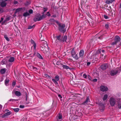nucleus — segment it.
Masks as SVG:
<instances>
[{"instance_id":"680f3d73","label":"nucleus","mask_w":121,"mask_h":121,"mask_svg":"<svg viewBox=\"0 0 121 121\" xmlns=\"http://www.w3.org/2000/svg\"><path fill=\"white\" fill-rule=\"evenodd\" d=\"M119 8L120 9L121 8V3L120 4V5L119 7Z\"/></svg>"},{"instance_id":"603ef678","label":"nucleus","mask_w":121,"mask_h":121,"mask_svg":"<svg viewBox=\"0 0 121 121\" xmlns=\"http://www.w3.org/2000/svg\"><path fill=\"white\" fill-rule=\"evenodd\" d=\"M43 9H44V10H43V11L44 12H45L47 10V8H43Z\"/></svg>"},{"instance_id":"a878e982","label":"nucleus","mask_w":121,"mask_h":121,"mask_svg":"<svg viewBox=\"0 0 121 121\" xmlns=\"http://www.w3.org/2000/svg\"><path fill=\"white\" fill-rule=\"evenodd\" d=\"M67 39V36L65 35L63 37L62 41L63 42H66Z\"/></svg>"},{"instance_id":"e433bc0d","label":"nucleus","mask_w":121,"mask_h":121,"mask_svg":"<svg viewBox=\"0 0 121 121\" xmlns=\"http://www.w3.org/2000/svg\"><path fill=\"white\" fill-rule=\"evenodd\" d=\"M29 13L30 14H32L33 13V10L32 9H30L29 10Z\"/></svg>"},{"instance_id":"c03bdc74","label":"nucleus","mask_w":121,"mask_h":121,"mask_svg":"<svg viewBox=\"0 0 121 121\" xmlns=\"http://www.w3.org/2000/svg\"><path fill=\"white\" fill-rule=\"evenodd\" d=\"M100 55V56L99 58L100 59H103V55L102 54H101Z\"/></svg>"},{"instance_id":"3c124183","label":"nucleus","mask_w":121,"mask_h":121,"mask_svg":"<svg viewBox=\"0 0 121 121\" xmlns=\"http://www.w3.org/2000/svg\"><path fill=\"white\" fill-rule=\"evenodd\" d=\"M16 84V82H13L12 83L13 86H14Z\"/></svg>"},{"instance_id":"79ce46f5","label":"nucleus","mask_w":121,"mask_h":121,"mask_svg":"<svg viewBox=\"0 0 121 121\" xmlns=\"http://www.w3.org/2000/svg\"><path fill=\"white\" fill-rule=\"evenodd\" d=\"M58 95L59 98L61 100H62V99H61L62 98V97L61 95L60 94H58Z\"/></svg>"},{"instance_id":"a19ab883","label":"nucleus","mask_w":121,"mask_h":121,"mask_svg":"<svg viewBox=\"0 0 121 121\" xmlns=\"http://www.w3.org/2000/svg\"><path fill=\"white\" fill-rule=\"evenodd\" d=\"M103 16L104 18L106 19H107L108 18V17L106 15H104Z\"/></svg>"},{"instance_id":"4d7b16f0","label":"nucleus","mask_w":121,"mask_h":121,"mask_svg":"<svg viewBox=\"0 0 121 121\" xmlns=\"http://www.w3.org/2000/svg\"><path fill=\"white\" fill-rule=\"evenodd\" d=\"M88 78H89V79L90 80H91V81H92V80H91V77L89 75H88Z\"/></svg>"},{"instance_id":"f8f14e48","label":"nucleus","mask_w":121,"mask_h":121,"mask_svg":"<svg viewBox=\"0 0 121 121\" xmlns=\"http://www.w3.org/2000/svg\"><path fill=\"white\" fill-rule=\"evenodd\" d=\"M99 108L100 110L101 111H103L105 108V106L104 104L102 103H100L99 104Z\"/></svg>"},{"instance_id":"49530a36","label":"nucleus","mask_w":121,"mask_h":121,"mask_svg":"<svg viewBox=\"0 0 121 121\" xmlns=\"http://www.w3.org/2000/svg\"><path fill=\"white\" fill-rule=\"evenodd\" d=\"M32 68L34 70L36 71L37 70V69L34 66L32 67Z\"/></svg>"},{"instance_id":"37998d69","label":"nucleus","mask_w":121,"mask_h":121,"mask_svg":"<svg viewBox=\"0 0 121 121\" xmlns=\"http://www.w3.org/2000/svg\"><path fill=\"white\" fill-rule=\"evenodd\" d=\"M83 77L84 78H87V76L86 74H83Z\"/></svg>"},{"instance_id":"39448f33","label":"nucleus","mask_w":121,"mask_h":121,"mask_svg":"<svg viewBox=\"0 0 121 121\" xmlns=\"http://www.w3.org/2000/svg\"><path fill=\"white\" fill-rule=\"evenodd\" d=\"M71 54L72 56L74 58L77 60L78 59V57L77 54H76L74 51L73 48V49L71 52Z\"/></svg>"},{"instance_id":"9b49d317","label":"nucleus","mask_w":121,"mask_h":121,"mask_svg":"<svg viewBox=\"0 0 121 121\" xmlns=\"http://www.w3.org/2000/svg\"><path fill=\"white\" fill-rule=\"evenodd\" d=\"M12 93L14 94L16 96H20L21 95V92L17 91H16L15 90H14L13 91Z\"/></svg>"},{"instance_id":"052dcab7","label":"nucleus","mask_w":121,"mask_h":121,"mask_svg":"<svg viewBox=\"0 0 121 121\" xmlns=\"http://www.w3.org/2000/svg\"><path fill=\"white\" fill-rule=\"evenodd\" d=\"M11 114V112H8V115Z\"/></svg>"},{"instance_id":"8fccbe9b","label":"nucleus","mask_w":121,"mask_h":121,"mask_svg":"<svg viewBox=\"0 0 121 121\" xmlns=\"http://www.w3.org/2000/svg\"><path fill=\"white\" fill-rule=\"evenodd\" d=\"M17 101V99H10L9 100V101Z\"/></svg>"},{"instance_id":"a18cd8bd","label":"nucleus","mask_w":121,"mask_h":121,"mask_svg":"<svg viewBox=\"0 0 121 121\" xmlns=\"http://www.w3.org/2000/svg\"><path fill=\"white\" fill-rule=\"evenodd\" d=\"M4 11L3 9L2 8H0V13H2Z\"/></svg>"},{"instance_id":"4c0bfd02","label":"nucleus","mask_w":121,"mask_h":121,"mask_svg":"<svg viewBox=\"0 0 121 121\" xmlns=\"http://www.w3.org/2000/svg\"><path fill=\"white\" fill-rule=\"evenodd\" d=\"M117 43V42L114 41V42H113L112 43L111 45H116Z\"/></svg>"},{"instance_id":"cd10ccee","label":"nucleus","mask_w":121,"mask_h":121,"mask_svg":"<svg viewBox=\"0 0 121 121\" xmlns=\"http://www.w3.org/2000/svg\"><path fill=\"white\" fill-rule=\"evenodd\" d=\"M108 97V95L107 94H105L103 98V100L104 101L106 100L107 99V98Z\"/></svg>"},{"instance_id":"09e8293b","label":"nucleus","mask_w":121,"mask_h":121,"mask_svg":"<svg viewBox=\"0 0 121 121\" xmlns=\"http://www.w3.org/2000/svg\"><path fill=\"white\" fill-rule=\"evenodd\" d=\"M25 106L24 105H20L19 107L20 108H22L24 107Z\"/></svg>"},{"instance_id":"f03ea898","label":"nucleus","mask_w":121,"mask_h":121,"mask_svg":"<svg viewBox=\"0 0 121 121\" xmlns=\"http://www.w3.org/2000/svg\"><path fill=\"white\" fill-rule=\"evenodd\" d=\"M121 71V68H117L114 70H112L110 72V75L112 76H114L117 74L120 73Z\"/></svg>"},{"instance_id":"9d476101","label":"nucleus","mask_w":121,"mask_h":121,"mask_svg":"<svg viewBox=\"0 0 121 121\" xmlns=\"http://www.w3.org/2000/svg\"><path fill=\"white\" fill-rule=\"evenodd\" d=\"M14 57H10L8 61V65H9V66H10L12 65V62L14 61Z\"/></svg>"},{"instance_id":"6e6552de","label":"nucleus","mask_w":121,"mask_h":121,"mask_svg":"<svg viewBox=\"0 0 121 121\" xmlns=\"http://www.w3.org/2000/svg\"><path fill=\"white\" fill-rule=\"evenodd\" d=\"M59 80V77L58 75H56L55 77V79H52V80L55 84H58L57 82Z\"/></svg>"},{"instance_id":"e2e57ef3","label":"nucleus","mask_w":121,"mask_h":121,"mask_svg":"<svg viewBox=\"0 0 121 121\" xmlns=\"http://www.w3.org/2000/svg\"><path fill=\"white\" fill-rule=\"evenodd\" d=\"M65 31H61V32L62 33H64L65 32Z\"/></svg>"},{"instance_id":"69168bd1","label":"nucleus","mask_w":121,"mask_h":121,"mask_svg":"<svg viewBox=\"0 0 121 121\" xmlns=\"http://www.w3.org/2000/svg\"><path fill=\"white\" fill-rule=\"evenodd\" d=\"M2 108V106L0 104V109H1Z\"/></svg>"},{"instance_id":"1a4fd4ad","label":"nucleus","mask_w":121,"mask_h":121,"mask_svg":"<svg viewBox=\"0 0 121 121\" xmlns=\"http://www.w3.org/2000/svg\"><path fill=\"white\" fill-rule=\"evenodd\" d=\"M62 114L60 113H58L56 116V120L57 121H62Z\"/></svg>"},{"instance_id":"4be33fe9","label":"nucleus","mask_w":121,"mask_h":121,"mask_svg":"<svg viewBox=\"0 0 121 121\" xmlns=\"http://www.w3.org/2000/svg\"><path fill=\"white\" fill-rule=\"evenodd\" d=\"M84 51L83 50H81L79 53L80 57H82L84 54Z\"/></svg>"},{"instance_id":"4468645a","label":"nucleus","mask_w":121,"mask_h":121,"mask_svg":"<svg viewBox=\"0 0 121 121\" xmlns=\"http://www.w3.org/2000/svg\"><path fill=\"white\" fill-rule=\"evenodd\" d=\"M108 64H104L101 66V68L103 69H105L108 67Z\"/></svg>"},{"instance_id":"20e7f679","label":"nucleus","mask_w":121,"mask_h":121,"mask_svg":"<svg viewBox=\"0 0 121 121\" xmlns=\"http://www.w3.org/2000/svg\"><path fill=\"white\" fill-rule=\"evenodd\" d=\"M8 0H0V6L4 7L6 6L7 3L6 2Z\"/></svg>"},{"instance_id":"c756f323","label":"nucleus","mask_w":121,"mask_h":121,"mask_svg":"<svg viewBox=\"0 0 121 121\" xmlns=\"http://www.w3.org/2000/svg\"><path fill=\"white\" fill-rule=\"evenodd\" d=\"M37 55L38 57L40 59H42L43 58L42 56L39 53H37Z\"/></svg>"},{"instance_id":"bb28decb","label":"nucleus","mask_w":121,"mask_h":121,"mask_svg":"<svg viewBox=\"0 0 121 121\" xmlns=\"http://www.w3.org/2000/svg\"><path fill=\"white\" fill-rule=\"evenodd\" d=\"M62 66L63 68L64 69H70L69 67L66 65H62Z\"/></svg>"},{"instance_id":"f704fd0d","label":"nucleus","mask_w":121,"mask_h":121,"mask_svg":"<svg viewBox=\"0 0 121 121\" xmlns=\"http://www.w3.org/2000/svg\"><path fill=\"white\" fill-rule=\"evenodd\" d=\"M35 25H34L33 26H28V29H30L32 28L33 27H34Z\"/></svg>"},{"instance_id":"58836bf2","label":"nucleus","mask_w":121,"mask_h":121,"mask_svg":"<svg viewBox=\"0 0 121 121\" xmlns=\"http://www.w3.org/2000/svg\"><path fill=\"white\" fill-rule=\"evenodd\" d=\"M5 84L6 86H7L8 85V80L7 79H5Z\"/></svg>"},{"instance_id":"2eb2a0df","label":"nucleus","mask_w":121,"mask_h":121,"mask_svg":"<svg viewBox=\"0 0 121 121\" xmlns=\"http://www.w3.org/2000/svg\"><path fill=\"white\" fill-rule=\"evenodd\" d=\"M100 90L103 91H107L108 90V88L106 86H101L100 87Z\"/></svg>"},{"instance_id":"5701e85b","label":"nucleus","mask_w":121,"mask_h":121,"mask_svg":"<svg viewBox=\"0 0 121 121\" xmlns=\"http://www.w3.org/2000/svg\"><path fill=\"white\" fill-rule=\"evenodd\" d=\"M56 37L57 39L58 40H59L60 41H62L61 36V35H59V36H57Z\"/></svg>"},{"instance_id":"6e6d98bb","label":"nucleus","mask_w":121,"mask_h":121,"mask_svg":"<svg viewBox=\"0 0 121 121\" xmlns=\"http://www.w3.org/2000/svg\"><path fill=\"white\" fill-rule=\"evenodd\" d=\"M18 3L17 1H15L14 2V4H17Z\"/></svg>"},{"instance_id":"7ed1b4c3","label":"nucleus","mask_w":121,"mask_h":121,"mask_svg":"<svg viewBox=\"0 0 121 121\" xmlns=\"http://www.w3.org/2000/svg\"><path fill=\"white\" fill-rule=\"evenodd\" d=\"M117 99H116L113 97H111L109 99V103L110 105L112 106H114L117 104Z\"/></svg>"},{"instance_id":"bf43d9fd","label":"nucleus","mask_w":121,"mask_h":121,"mask_svg":"<svg viewBox=\"0 0 121 121\" xmlns=\"http://www.w3.org/2000/svg\"><path fill=\"white\" fill-rule=\"evenodd\" d=\"M102 52V53H104V50H101V52Z\"/></svg>"},{"instance_id":"de8ad7c7","label":"nucleus","mask_w":121,"mask_h":121,"mask_svg":"<svg viewBox=\"0 0 121 121\" xmlns=\"http://www.w3.org/2000/svg\"><path fill=\"white\" fill-rule=\"evenodd\" d=\"M4 38L7 41H8V37L7 35H4Z\"/></svg>"},{"instance_id":"b1692460","label":"nucleus","mask_w":121,"mask_h":121,"mask_svg":"<svg viewBox=\"0 0 121 121\" xmlns=\"http://www.w3.org/2000/svg\"><path fill=\"white\" fill-rule=\"evenodd\" d=\"M6 71L5 69H1L0 70V72L1 73L3 74Z\"/></svg>"},{"instance_id":"5fc2aeb1","label":"nucleus","mask_w":121,"mask_h":121,"mask_svg":"<svg viewBox=\"0 0 121 121\" xmlns=\"http://www.w3.org/2000/svg\"><path fill=\"white\" fill-rule=\"evenodd\" d=\"M4 19L2 17L1 18L0 20V23Z\"/></svg>"},{"instance_id":"774afa93","label":"nucleus","mask_w":121,"mask_h":121,"mask_svg":"<svg viewBox=\"0 0 121 121\" xmlns=\"http://www.w3.org/2000/svg\"><path fill=\"white\" fill-rule=\"evenodd\" d=\"M6 19L7 20L8 19V17H7V16L6 17Z\"/></svg>"},{"instance_id":"aec40b11","label":"nucleus","mask_w":121,"mask_h":121,"mask_svg":"<svg viewBox=\"0 0 121 121\" xmlns=\"http://www.w3.org/2000/svg\"><path fill=\"white\" fill-rule=\"evenodd\" d=\"M115 0H107L105 1V3L109 4H110L112 3Z\"/></svg>"},{"instance_id":"0eeeda50","label":"nucleus","mask_w":121,"mask_h":121,"mask_svg":"<svg viewBox=\"0 0 121 121\" xmlns=\"http://www.w3.org/2000/svg\"><path fill=\"white\" fill-rule=\"evenodd\" d=\"M25 10V9L24 7L19 8L17 9L15 11L14 15H15L17 13L22 11V12H24Z\"/></svg>"},{"instance_id":"393cba45","label":"nucleus","mask_w":121,"mask_h":121,"mask_svg":"<svg viewBox=\"0 0 121 121\" xmlns=\"http://www.w3.org/2000/svg\"><path fill=\"white\" fill-rule=\"evenodd\" d=\"M30 14L29 13L27 12L24 13L23 14V16L24 17H26L27 16H29Z\"/></svg>"},{"instance_id":"0e129e2a","label":"nucleus","mask_w":121,"mask_h":121,"mask_svg":"<svg viewBox=\"0 0 121 121\" xmlns=\"http://www.w3.org/2000/svg\"><path fill=\"white\" fill-rule=\"evenodd\" d=\"M52 17H56V15H52Z\"/></svg>"},{"instance_id":"ea45409f","label":"nucleus","mask_w":121,"mask_h":121,"mask_svg":"<svg viewBox=\"0 0 121 121\" xmlns=\"http://www.w3.org/2000/svg\"><path fill=\"white\" fill-rule=\"evenodd\" d=\"M108 24H106L105 25V28L107 29L108 27Z\"/></svg>"},{"instance_id":"c85d7f7f","label":"nucleus","mask_w":121,"mask_h":121,"mask_svg":"<svg viewBox=\"0 0 121 121\" xmlns=\"http://www.w3.org/2000/svg\"><path fill=\"white\" fill-rule=\"evenodd\" d=\"M101 49H99L96 52V55H97V54H99L101 53Z\"/></svg>"},{"instance_id":"a211bd4d","label":"nucleus","mask_w":121,"mask_h":121,"mask_svg":"<svg viewBox=\"0 0 121 121\" xmlns=\"http://www.w3.org/2000/svg\"><path fill=\"white\" fill-rule=\"evenodd\" d=\"M120 38L118 36H116L115 37L114 41L117 43L120 41L121 40Z\"/></svg>"},{"instance_id":"412c9836","label":"nucleus","mask_w":121,"mask_h":121,"mask_svg":"<svg viewBox=\"0 0 121 121\" xmlns=\"http://www.w3.org/2000/svg\"><path fill=\"white\" fill-rule=\"evenodd\" d=\"M31 43L33 45V46L34 47V49L35 50L36 49V44L34 42V41L32 39L31 40Z\"/></svg>"},{"instance_id":"c9c22d12","label":"nucleus","mask_w":121,"mask_h":121,"mask_svg":"<svg viewBox=\"0 0 121 121\" xmlns=\"http://www.w3.org/2000/svg\"><path fill=\"white\" fill-rule=\"evenodd\" d=\"M6 20H4V21L2 23V25H6Z\"/></svg>"},{"instance_id":"f257e3e1","label":"nucleus","mask_w":121,"mask_h":121,"mask_svg":"<svg viewBox=\"0 0 121 121\" xmlns=\"http://www.w3.org/2000/svg\"><path fill=\"white\" fill-rule=\"evenodd\" d=\"M46 16L44 15H43L42 16H41L39 14H37L34 18L33 20L35 22L39 21L43 18H44Z\"/></svg>"},{"instance_id":"423d86ee","label":"nucleus","mask_w":121,"mask_h":121,"mask_svg":"<svg viewBox=\"0 0 121 121\" xmlns=\"http://www.w3.org/2000/svg\"><path fill=\"white\" fill-rule=\"evenodd\" d=\"M58 29L59 30H64L65 25V24L58 23Z\"/></svg>"},{"instance_id":"864d4df0","label":"nucleus","mask_w":121,"mask_h":121,"mask_svg":"<svg viewBox=\"0 0 121 121\" xmlns=\"http://www.w3.org/2000/svg\"><path fill=\"white\" fill-rule=\"evenodd\" d=\"M97 79H94L92 81L94 82H96L97 81Z\"/></svg>"},{"instance_id":"72a5a7b5","label":"nucleus","mask_w":121,"mask_h":121,"mask_svg":"<svg viewBox=\"0 0 121 121\" xmlns=\"http://www.w3.org/2000/svg\"><path fill=\"white\" fill-rule=\"evenodd\" d=\"M89 23L90 25L91 26H93L94 25L93 22V21H92L90 22H89Z\"/></svg>"},{"instance_id":"7c9ffc66","label":"nucleus","mask_w":121,"mask_h":121,"mask_svg":"<svg viewBox=\"0 0 121 121\" xmlns=\"http://www.w3.org/2000/svg\"><path fill=\"white\" fill-rule=\"evenodd\" d=\"M19 109L18 108H16L13 109V110L15 112H17L19 111Z\"/></svg>"},{"instance_id":"6ab92c4d","label":"nucleus","mask_w":121,"mask_h":121,"mask_svg":"<svg viewBox=\"0 0 121 121\" xmlns=\"http://www.w3.org/2000/svg\"><path fill=\"white\" fill-rule=\"evenodd\" d=\"M47 48L46 47L44 46H41L40 47V49L44 53H46L47 51H46V49Z\"/></svg>"},{"instance_id":"13d9d810","label":"nucleus","mask_w":121,"mask_h":121,"mask_svg":"<svg viewBox=\"0 0 121 121\" xmlns=\"http://www.w3.org/2000/svg\"><path fill=\"white\" fill-rule=\"evenodd\" d=\"M91 63L90 62H88L87 63V66L89 65Z\"/></svg>"},{"instance_id":"338daca9","label":"nucleus","mask_w":121,"mask_h":121,"mask_svg":"<svg viewBox=\"0 0 121 121\" xmlns=\"http://www.w3.org/2000/svg\"><path fill=\"white\" fill-rule=\"evenodd\" d=\"M48 16H50V14L49 13V14L48 15Z\"/></svg>"},{"instance_id":"ddd939ff","label":"nucleus","mask_w":121,"mask_h":121,"mask_svg":"<svg viewBox=\"0 0 121 121\" xmlns=\"http://www.w3.org/2000/svg\"><path fill=\"white\" fill-rule=\"evenodd\" d=\"M117 104L118 108L120 109L121 108V99H117Z\"/></svg>"},{"instance_id":"473e14b6","label":"nucleus","mask_w":121,"mask_h":121,"mask_svg":"<svg viewBox=\"0 0 121 121\" xmlns=\"http://www.w3.org/2000/svg\"><path fill=\"white\" fill-rule=\"evenodd\" d=\"M50 21L51 22H56L57 24H58V22H57L56 20L53 19H51Z\"/></svg>"},{"instance_id":"2f4dec72","label":"nucleus","mask_w":121,"mask_h":121,"mask_svg":"<svg viewBox=\"0 0 121 121\" xmlns=\"http://www.w3.org/2000/svg\"><path fill=\"white\" fill-rule=\"evenodd\" d=\"M44 76L46 77L48 79H50L51 78V77L50 76L47 74H45Z\"/></svg>"},{"instance_id":"dca6fc26","label":"nucleus","mask_w":121,"mask_h":121,"mask_svg":"<svg viewBox=\"0 0 121 121\" xmlns=\"http://www.w3.org/2000/svg\"><path fill=\"white\" fill-rule=\"evenodd\" d=\"M89 99V97H87L86 101L83 103H82L81 104L86 105L88 103L90 102Z\"/></svg>"},{"instance_id":"f3484780","label":"nucleus","mask_w":121,"mask_h":121,"mask_svg":"<svg viewBox=\"0 0 121 121\" xmlns=\"http://www.w3.org/2000/svg\"><path fill=\"white\" fill-rule=\"evenodd\" d=\"M40 40L41 41L42 43V45L43 46L46 47V46H47L48 44L46 41H45L44 40H41V39H40Z\"/></svg>"}]
</instances>
